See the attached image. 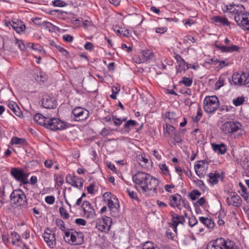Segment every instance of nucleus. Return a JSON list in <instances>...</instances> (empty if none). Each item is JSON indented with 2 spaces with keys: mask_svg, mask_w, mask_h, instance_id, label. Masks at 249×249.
<instances>
[{
  "mask_svg": "<svg viewBox=\"0 0 249 249\" xmlns=\"http://www.w3.org/2000/svg\"><path fill=\"white\" fill-rule=\"evenodd\" d=\"M107 201L108 207L110 209V211L113 212L118 211V208L119 207L118 203H117L116 204L114 203L113 200H112L111 199H107Z\"/></svg>",
  "mask_w": 249,
  "mask_h": 249,
  "instance_id": "nucleus-34",
  "label": "nucleus"
},
{
  "mask_svg": "<svg viewBox=\"0 0 249 249\" xmlns=\"http://www.w3.org/2000/svg\"><path fill=\"white\" fill-rule=\"evenodd\" d=\"M212 19L215 24L217 26L223 25L230 26V22L225 17L216 16L213 17Z\"/></svg>",
  "mask_w": 249,
  "mask_h": 249,
  "instance_id": "nucleus-22",
  "label": "nucleus"
},
{
  "mask_svg": "<svg viewBox=\"0 0 249 249\" xmlns=\"http://www.w3.org/2000/svg\"><path fill=\"white\" fill-rule=\"evenodd\" d=\"M170 116V111H167L164 114L162 115L163 118L164 119L165 123H167V122L169 123H170L171 119Z\"/></svg>",
  "mask_w": 249,
  "mask_h": 249,
  "instance_id": "nucleus-50",
  "label": "nucleus"
},
{
  "mask_svg": "<svg viewBox=\"0 0 249 249\" xmlns=\"http://www.w3.org/2000/svg\"><path fill=\"white\" fill-rule=\"evenodd\" d=\"M199 220L200 223L203 224L206 227L212 228L214 226L213 222L211 219H210L208 217L201 216L199 218Z\"/></svg>",
  "mask_w": 249,
  "mask_h": 249,
  "instance_id": "nucleus-28",
  "label": "nucleus"
},
{
  "mask_svg": "<svg viewBox=\"0 0 249 249\" xmlns=\"http://www.w3.org/2000/svg\"><path fill=\"white\" fill-rule=\"evenodd\" d=\"M50 123L48 124V129L52 130H62L67 127L66 123L59 118H52L50 119Z\"/></svg>",
  "mask_w": 249,
  "mask_h": 249,
  "instance_id": "nucleus-12",
  "label": "nucleus"
},
{
  "mask_svg": "<svg viewBox=\"0 0 249 249\" xmlns=\"http://www.w3.org/2000/svg\"><path fill=\"white\" fill-rule=\"evenodd\" d=\"M53 6L57 7H65L67 5V3L61 0H54L53 2Z\"/></svg>",
  "mask_w": 249,
  "mask_h": 249,
  "instance_id": "nucleus-44",
  "label": "nucleus"
},
{
  "mask_svg": "<svg viewBox=\"0 0 249 249\" xmlns=\"http://www.w3.org/2000/svg\"><path fill=\"white\" fill-rule=\"evenodd\" d=\"M201 195V193L197 190H194L189 194V196L192 200H195Z\"/></svg>",
  "mask_w": 249,
  "mask_h": 249,
  "instance_id": "nucleus-40",
  "label": "nucleus"
},
{
  "mask_svg": "<svg viewBox=\"0 0 249 249\" xmlns=\"http://www.w3.org/2000/svg\"><path fill=\"white\" fill-rule=\"evenodd\" d=\"M133 182L138 185L143 193L153 191L157 193L159 180L149 174L144 172H138L132 177Z\"/></svg>",
  "mask_w": 249,
  "mask_h": 249,
  "instance_id": "nucleus-1",
  "label": "nucleus"
},
{
  "mask_svg": "<svg viewBox=\"0 0 249 249\" xmlns=\"http://www.w3.org/2000/svg\"><path fill=\"white\" fill-rule=\"evenodd\" d=\"M171 125L168 122L165 123V126L163 125L164 135L165 137H169L170 136Z\"/></svg>",
  "mask_w": 249,
  "mask_h": 249,
  "instance_id": "nucleus-39",
  "label": "nucleus"
},
{
  "mask_svg": "<svg viewBox=\"0 0 249 249\" xmlns=\"http://www.w3.org/2000/svg\"><path fill=\"white\" fill-rule=\"evenodd\" d=\"M8 107L10 110L13 111L15 115L18 116H19V114H18L17 112L20 113V111L18 110L19 108H18L17 105L15 104V103H9L8 104Z\"/></svg>",
  "mask_w": 249,
  "mask_h": 249,
  "instance_id": "nucleus-37",
  "label": "nucleus"
},
{
  "mask_svg": "<svg viewBox=\"0 0 249 249\" xmlns=\"http://www.w3.org/2000/svg\"><path fill=\"white\" fill-rule=\"evenodd\" d=\"M84 48L87 50L91 51L93 48V45L92 43L88 42L85 44Z\"/></svg>",
  "mask_w": 249,
  "mask_h": 249,
  "instance_id": "nucleus-58",
  "label": "nucleus"
},
{
  "mask_svg": "<svg viewBox=\"0 0 249 249\" xmlns=\"http://www.w3.org/2000/svg\"><path fill=\"white\" fill-rule=\"evenodd\" d=\"M125 122L122 130H124V132L127 133H129L131 127H135L138 124L136 121L132 120H129Z\"/></svg>",
  "mask_w": 249,
  "mask_h": 249,
  "instance_id": "nucleus-27",
  "label": "nucleus"
},
{
  "mask_svg": "<svg viewBox=\"0 0 249 249\" xmlns=\"http://www.w3.org/2000/svg\"><path fill=\"white\" fill-rule=\"evenodd\" d=\"M137 160L139 162V164L144 167L148 166L150 162L148 159L143 157L142 155H138L137 156Z\"/></svg>",
  "mask_w": 249,
  "mask_h": 249,
  "instance_id": "nucleus-30",
  "label": "nucleus"
},
{
  "mask_svg": "<svg viewBox=\"0 0 249 249\" xmlns=\"http://www.w3.org/2000/svg\"><path fill=\"white\" fill-rule=\"evenodd\" d=\"M181 196L178 194L172 196V207H176L179 209L181 205Z\"/></svg>",
  "mask_w": 249,
  "mask_h": 249,
  "instance_id": "nucleus-29",
  "label": "nucleus"
},
{
  "mask_svg": "<svg viewBox=\"0 0 249 249\" xmlns=\"http://www.w3.org/2000/svg\"><path fill=\"white\" fill-rule=\"evenodd\" d=\"M205 199L204 197H201L196 202V204L198 206H202L205 203Z\"/></svg>",
  "mask_w": 249,
  "mask_h": 249,
  "instance_id": "nucleus-63",
  "label": "nucleus"
},
{
  "mask_svg": "<svg viewBox=\"0 0 249 249\" xmlns=\"http://www.w3.org/2000/svg\"><path fill=\"white\" fill-rule=\"evenodd\" d=\"M226 9L232 14L237 24L245 30L249 31V13L245 11L243 5L232 3L226 5Z\"/></svg>",
  "mask_w": 249,
  "mask_h": 249,
  "instance_id": "nucleus-2",
  "label": "nucleus"
},
{
  "mask_svg": "<svg viewBox=\"0 0 249 249\" xmlns=\"http://www.w3.org/2000/svg\"><path fill=\"white\" fill-rule=\"evenodd\" d=\"M66 181L72 186L81 188L83 186L84 180L74 175L69 174L66 176Z\"/></svg>",
  "mask_w": 249,
  "mask_h": 249,
  "instance_id": "nucleus-14",
  "label": "nucleus"
},
{
  "mask_svg": "<svg viewBox=\"0 0 249 249\" xmlns=\"http://www.w3.org/2000/svg\"><path fill=\"white\" fill-rule=\"evenodd\" d=\"M202 115V109L200 107H198L197 110V114L196 116L195 119V122H198L200 120V118H201Z\"/></svg>",
  "mask_w": 249,
  "mask_h": 249,
  "instance_id": "nucleus-47",
  "label": "nucleus"
},
{
  "mask_svg": "<svg viewBox=\"0 0 249 249\" xmlns=\"http://www.w3.org/2000/svg\"><path fill=\"white\" fill-rule=\"evenodd\" d=\"M11 144H26V140L24 138H19L17 137H13L11 142Z\"/></svg>",
  "mask_w": 249,
  "mask_h": 249,
  "instance_id": "nucleus-31",
  "label": "nucleus"
},
{
  "mask_svg": "<svg viewBox=\"0 0 249 249\" xmlns=\"http://www.w3.org/2000/svg\"><path fill=\"white\" fill-rule=\"evenodd\" d=\"M10 198L12 203L17 206L27 205L26 196L21 189L14 190L11 194Z\"/></svg>",
  "mask_w": 249,
  "mask_h": 249,
  "instance_id": "nucleus-4",
  "label": "nucleus"
},
{
  "mask_svg": "<svg viewBox=\"0 0 249 249\" xmlns=\"http://www.w3.org/2000/svg\"><path fill=\"white\" fill-rule=\"evenodd\" d=\"M208 168V164L203 161H199L195 165V170L197 175L200 178L205 176Z\"/></svg>",
  "mask_w": 249,
  "mask_h": 249,
  "instance_id": "nucleus-16",
  "label": "nucleus"
},
{
  "mask_svg": "<svg viewBox=\"0 0 249 249\" xmlns=\"http://www.w3.org/2000/svg\"><path fill=\"white\" fill-rule=\"evenodd\" d=\"M63 39L66 41L71 42L72 41L73 38L71 36L67 35L63 36Z\"/></svg>",
  "mask_w": 249,
  "mask_h": 249,
  "instance_id": "nucleus-60",
  "label": "nucleus"
},
{
  "mask_svg": "<svg viewBox=\"0 0 249 249\" xmlns=\"http://www.w3.org/2000/svg\"><path fill=\"white\" fill-rule=\"evenodd\" d=\"M240 123L237 122H226L221 126L220 129L225 134H230L237 131L241 127Z\"/></svg>",
  "mask_w": 249,
  "mask_h": 249,
  "instance_id": "nucleus-6",
  "label": "nucleus"
},
{
  "mask_svg": "<svg viewBox=\"0 0 249 249\" xmlns=\"http://www.w3.org/2000/svg\"><path fill=\"white\" fill-rule=\"evenodd\" d=\"M206 249H239L236 248L235 243L230 240H225L219 238L210 242Z\"/></svg>",
  "mask_w": 249,
  "mask_h": 249,
  "instance_id": "nucleus-3",
  "label": "nucleus"
},
{
  "mask_svg": "<svg viewBox=\"0 0 249 249\" xmlns=\"http://www.w3.org/2000/svg\"><path fill=\"white\" fill-rule=\"evenodd\" d=\"M13 28L18 34H20L23 32L26 28L25 25L20 20L17 19V20H12V24H11Z\"/></svg>",
  "mask_w": 249,
  "mask_h": 249,
  "instance_id": "nucleus-23",
  "label": "nucleus"
},
{
  "mask_svg": "<svg viewBox=\"0 0 249 249\" xmlns=\"http://www.w3.org/2000/svg\"><path fill=\"white\" fill-rule=\"evenodd\" d=\"M112 224L111 219L104 216L101 219H98L96 222V228L102 232H107Z\"/></svg>",
  "mask_w": 249,
  "mask_h": 249,
  "instance_id": "nucleus-8",
  "label": "nucleus"
},
{
  "mask_svg": "<svg viewBox=\"0 0 249 249\" xmlns=\"http://www.w3.org/2000/svg\"><path fill=\"white\" fill-rule=\"evenodd\" d=\"M43 238L47 245L50 248H54L56 245L55 234L48 228L45 230Z\"/></svg>",
  "mask_w": 249,
  "mask_h": 249,
  "instance_id": "nucleus-13",
  "label": "nucleus"
},
{
  "mask_svg": "<svg viewBox=\"0 0 249 249\" xmlns=\"http://www.w3.org/2000/svg\"><path fill=\"white\" fill-rule=\"evenodd\" d=\"M232 80L236 85H245L249 84V74L243 72L235 73L232 75Z\"/></svg>",
  "mask_w": 249,
  "mask_h": 249,
  "instance_id": "nucleus-11",
  "label": "nucleus"
},
{
  "mask_svg": "<svg viewBox=\"0 0 249 249\" xmlns=\"http://www.w3.org/2000/svg\"><path fill=\"white\" fill-rule=\"evenodd\" d=\"M209 180L210 183H211L213 184H216L218 183V179L219 178V175L218 174L210 173L209 175Z\"/></svg>",
  "mask_w": 249,
  "mask_h": 249,
  "instance_id": "nucleus-33",
  "label": "nucleus"
},
{
  "mask_svg": "<svg viewBox=\"0 0 249 249\" xmlns=\"http://www.w3.org/2000/svg\"><path fill=\"white\" fill-rule=\"evenodd\" d=\"M112 120L113 121L115 125L117 127H118L120 126L123 122H125L126 121V118H124L123 119H121L118 118L116 116L112 115Z\"/></svg>",
  "mask_w": 249,
  "mask_h": 249,
  "instance_id": "nucleus-36",
  "label": "nucleus"
},
{
  "mask_svg": "<svg viewBox=\"0 0 249 249\" xmlns=\"http://www.w3.org/2000/svg\"><path fill=\"white\" fill-rule=\"evenodd\" d=\"M215 61L219 62V67L220 68H222L225 66H227L229 65V63L227 59H225L224 60L221 61H219L217 60V59H216Z\"/></svg>",
  "mask_w": 249,
  "mask_h": 249,
  "instance_id": "nucleus-53",
  "label": "nucleus"
},
{
  "mask_svg": "<svg viewBox=\"0 0 249 249\" xmlns=\"http://www.w3.org/2000/svg\"><path fill=\"white\" fill-rule=\"evenodd\" d=\"M185 219L184 216L179 215L176 213L172 214V228L174 231L177 232V228L181 229L184 225Z\"/></svg>",
  "mask_w": 249,
  "mask_h": 249,
  "instance_id": "nucleus-17",
  "label": "nucleus"
},
{
  "mask_svg": "<svg viewBox=\"0 0 249 249\" xmlns=\"http://www.w3.org/2000/svg\"><path fill=\"white\" fill-rule=\"evenodd\" d=\"M188 223L191 227H193L198 224V221L195 216L192 215L189 218Z\"/></svg>",
  "mask_w": 249,
  "mask_h": 249,
  "instance_id": "nucleus-46",
  "label": "nucleus"
},
{
  "mask_svg": "<svg viewBox=\"0 0 249 249\" xmlns=\"http://www.w3.org/2000/svg\"><path fill=\"white\" fill-rule=\"evenodd\" d=\"M159 166L162 174L165 176H170V171L167 166L164 163H160Z\"/></svg>",
  "mask_w": 249,
  "mask_h": 249,
  "instance_id": "nucleus-35",
  "label": "nucleus"
},
{
  "mask_svg": "<svg viewBox=\"0 0 249 249\" xmlns=\"http://www.w3.org/2000/svg\"><path fill=\"white\" fill-rule=\"evenodd\" d=\"M45 200L48 204H52L54 202L55 198L53 196H46Z\"/></svg>",
  "mask_w": 249,
  "mask_h": 249,
  "instance_id": "nucleus-48",
  "label": "nucleus"
},
{
  "mask_svg": "<svg viewBox=\"0 0 249 249\" xmlns=\"http://www.w3.org/2000/svg\"><path fill=\"white\" fill-rule=\"evenodd\" d=\"M50 119L40 113H36L34 117V120L36 123L47 128H48V124L50 123Z\"/></svg>",
  "mask_w": 249,
  "mask_h": 249,
  "instance_id": "nucleus-21",
  "label": "nucleus"
},
{
  "mask_svg": "<svg viewBox=\"0 0 249 249\" xmlns=\"http://www.w3.org/2000/svg\"><path fill=\"white\" fill-rule=\"evenodd\" d=\"M84 216L87 218L93 217L95 216V211L88 201H84L81 206Z\"/></svg>",
  "mask_w": 249,
  "mask_h": 249,
  "instance_id": "nucleus-15",
  "label": "nucleus"
},
{
  "mask_svg": "<svg viewBox=\"0 0 249 249\" xmlns=\"http://www.w3.org/2000/svg\"><path fill=\"white\" fill-rule=\"evenodd\" d=\"M84 234L82 232L75 231L71 232V238L68 242L72 245H80L84 242Z\"/></svg>",
  "mask_w": 249,
  "mask_h": 249,
  "instance_id": "nucleus-10",
  "label": "nucleus"
},
{
  "mask_svg": "<svg viewBox=\"0 0 249 249\" xmlns=\"http://www.w3.org/2000/svg\"><path fill=\"white\" fill-rule=\"evenodd\" d=\"M72 113L74 116L75 120L77 121H82L86 120L89 116V111L81 107H76L74 108Z\"/></svg>",
  "mask_w": 249,
  "mask_h": 249,
  "instance_id": "nucleus-9",
  "label": "nucleus"
},
{
  "mask_svg": "<svg viewBox=\"0 0 249 249\" xmlns=\"http://www.w3.org/2000/svg\"><path fill=\"white\" fill-rule=\"evenodd\" d=\"M127 192L130 198L134 199H138V196H137V193L134 192L133 191H131L129 190H127Z\"/></svg>",
  "mask_w": 249,
  "mask_h": 249,
  "instance_id": "nucleus-52",
  "label": "nucleus"
},
{
  "mask_svg": "<svg viewBox=\"0 0 249 249\" xmlns=\"http://www.w3.org/2000/svg\"><path fill=\"white\" fill-rule=\"evenodd\" d=\"M56 103L53 98L47 95H45L41 100L42 106L47 109L56 108Z\"/></svg>",
  "mask_w": 249,
  "mask_h": 249,
  "instance_id": "nucleus-18",
  "label": "nucleus"
},
{
  "mask_svg": "<svg viewBox=\"0 0 249 249\" xmlns=\"http://www.w3.org/2000/svg\"><path fill=\"white\" fill-rule=\"evenodd\" d=\"M175 169L176 172L178 174V175L180 176L183 172V169L180 166L176 165H175Z\"/></svg>",
  "mask_w": 249,
  "mask_h": 249,
  "instance_id": "nucleus-61",
  "label": "nucleus"
},
{
  "mask_svg": "<svg viewBox=\"0 0 249 249\" xmlns=\"http://www.w3.org/2000/svg\"><path fill=\"white\" fill-rule=\"evenodd\" d=\"M244 102L245 98L244 97H238L233 100V103L236 107L241 105Z\"/></svg>",
  "mask_w": 249,
  "mask_h": 249,
  "instance_id": "nucleus-43",
  "label": "nucleus"
},
{
  "mask_svg": "<svg viewBox=\"0 0 249 249\" xmlns=\"http://www.w3.org/2000/svg\"><path fill=\"white\" fill-rule=\"evenodd\" d=\"M36 79L37 82L44 83L48 79V76L45 73L40 72L39 75H37Z\"/></svg>",
  "mask_w": 249,
  "mask_h": 249,
  "instance_id": "nucleus-38",
  "label": "nucleus"
},
{
  "mask_svg": "<svg viewBox=\"0 0 249 249\" xmlns=\"http://www.w3.org/2000/svg\"><path fill=\"white\" fill-rule=\"evenodd\" d=\"M32 21L35 24L38 25H42V22L41 21V18H35L32 19Z\"/></svg>",
  "mask_w": 249,
  "mask_h": 249,
  "instance_id": "nucleus-62",
  "label": "nucleus"
},
{
  "mask_svg": "<svg viewBox=\"0 0 249 249\" xmlns=\"http://www.w3.org/2000/svg\"><path fill=\"white\" fill-rule=\"evenodd\" d=\"M75 223L78 225L85 226L86 224V221L82 218H77L75 220Z\"/></svg>",
  "mask_w": 249,
  "mask_h": 249,
  "instance_id": "nucleus-54",
  "label": "nucleus"
},
{
  "mask_svg": "<svg viewBox=\"0 0 249 249\" xmlns=\"http://www.w3.org/2000/svg\"><path fill=\"white\" fill-rule=\"evenodd\" d=\"M109 129L104 127L100 133V135L103 136H107L109 134Z\"/></svg>",
  "mask_w": 249,
  "mask_h": 249,
  "instance_id": "nucleus-59",
  "label": "nucleus"
},
{
  "mask_svg": "<svg viewBox=\"0 0 249 249\" xmlns=\"http://www.w3.org/2000/svg\"><path fill=\"white\" fill-rule=\"evenodd\" d=\"M167 30L166 27H157L156 28V32L160 34H163Z\"/></svg>",
  "mask_w": 249,
  "mask_h": 249,
  "instance_id": "nucleus-55",
  "label": "nucleus"
},
{
  "mask_svg": "<svg viewBox=\"0 0 249 249\" xmlns=\"http://www.w3.org/2000/svg\"><path fill=\"white\" fill-rule=\"evenodd\" d=\"M174 57L177 63L176 66L177 73L185 71L186 70L190 68L188 64L186 65L184 60L179 55L176 54Z\"/></svg>",
  "mask_w": 249,
  "mask_h": 249,
  "instance_id": "nucleus-19",
  "label": "nucleus"
},
{
  "mask_svg": "<svg viewBox=\"0 0 249 249\" xmlns=\"http://www.w3.org/2000/svg\"><path fill=\"white\" fill-rule=\"evenodd\" d=\"M42 25L45 26V27L51 31V29L53 28V25L48 21L42 22Z\"/></svg>",
  "mask_w": 249,
  "mask_h": 249,
  "instance_id": "nucleus-56",
  "label": "nucleus"
},
{
  "mask_svg": "<svg viewBox=\"0 0 249 249\" xmlns=\"http://www.w3.org/2000/svg\"><path fill=\"white\" fill-rule=\"evenodd\" d=\"M180 83L183 84L187 87H190L192 84L193 79L186 77H183L182 78V80L180 82Z\"/></svg>",
  "mask_w": 249,
  "mask_h": 249,
  "instance_id": "nucleus-41",
  "label": "nucleus"
},
{
  "mask_svg": "<svg viewBox=\"0 0 249 249\" xmlns=\"http://www.w3.org/2000/svg\"><path fill=\"white\" fill-rule=\"evenodd\" d=\"M56 181L57 185L59 186H62L64 183L63 179L60 177H57L56 178Z\"/></svg>",
  "mask_w": 249,
  "mask_h": 249,
  "instance_id": "nucleus-64",
  "label": "nucleus"
},
{
  "mask_svg": "<svg viewBox=\"0 0 249 249\" xmlns=\"http://www.w3.org/2000/svg\"><path fill=\"white\" fill-rule=\"evenodd\" d=\"M153 57L154 54L151 51H143L141 53L140 60L142 62H146L152 59Z\"/></svg>",
  "mask_w": 249,
  "mask_h": 249,
  "instance_id": "nucleus-25",
  "label": "nucleus"
},
{
  "mask_svg": "<svg viewBox=\"0 0 249 249\" xmlns=\"http://www.w3.org/2000/svg\"><path fill=\"white\" fill-rule=\"evenodd\" d=\"M213 150L219 154H224L227 150L226 146L224 143L217 144L215 143H212Z\"/></svg>",
  "mask_w": 249,
  "mask_h": 249,
  "instance_id": "nucleus-26",
  "label": "nucleus"
},
{
  "mask_svg": "<svg viewBox=\"0 0 249 249\" xmlns=\"http://www.w3.org/2000/svg\"><path fill=\"white\" fill-rule=\"evenodd\" d=\"M120 90V86L117 85V86H113L111 89L112 93L118 94Z\"/></svg>",
  "mask_w": 249,
  "mask_h": 249,
  "instance_id": "nucleus-57",
  "label": "nucleus"
},
{
  "mask_svg": "<svg viewBox=\"0 0 249 249\" xmlns=\"http://www.w3.org/2000/svg\"><path fill=\"white\" fill-rule=\"evenodd\" d=\"M11 235L12 244L13 245H18L17 243L21 241L20 236L15 231L12 232Z\"/></svg>",
  "mask_w": 249,
  "mask_h": 249,
  "instance_id": "nucleus-32",
  "label": "nucleus"
},
{
  "mask_svg": "<svg viewBox=\"0 0 249 249\" xmlns=\"http://www.w3.org/2000/svg\"><path fill=\"white\" fill-rule=\"evenodd\" d=\"M59 212L60 215L64 218V219H68L70 217V215L66 211V210L63 207H61L59 208Z\"/></svg>",
  "mask_w": 249,
  "mask_h": 249,
  "instance_id": "nucleus-42",
  "label": "nucleus"
},
{
  "mask_svg": "<svg viewBox=\"0 0 249 249\" xmlns=\"http://www.w3.org/2000/svg\"><path fill=\"white\" fill-rule=\"evenodd\" d=\"M242 201L240 196L238 195H233L226 199V202L229 206L232 205L237 207L241 205Z\"/></svg>",
  "mask_w": 249,
  "mask_h": 249,
  "instance_id": "nucleus-20",
  "label": "nucleus"
},
{
  "mask_svg": "<svg viewBox=\"0 0 249 249\" xmlns=\"http://www.w3.org/2000/svg\"><path fill=\"white\" fill-rule=\"evenodd\" d=\"M203 108L207 113L214 112L219 107V100L215 96H207L203 101Z\"/></svg>",
  "mask_w": 249,
  "mask_h": 249,
  "instance_id": "nucleus-5",
  "label": "nucleus"
},
{
  "mask_svg": "<svg viewBox=\"0 0 249 249\" xmlns=\"http://www.w3.org/2000/svg\"><path fill=\"white\" fill-rule=\"evenodd\" d=\"M215 47L220 50L222 52L228 53L237 51L239 47L236 45H232L231 46H225L215 44Z\"/></svg>",
  "mask_w": 249,
  "mask_h": 249,
  "instance_id": "nucleus-24",
  "label": "nucleus"
},
{
  "mask_svg": "<svg viewBox=\"0 0 249 249\" xmlns=\"http://www.w3.org/2000/svg\"><path fill=\"white\" fill-rule=\"evenodd\" d=\"M55 223L56 225L62 231H65L66 227L64 221L61 219L57 218L56 219Z\"/></svg>",
  "mask_w": 249,
  "mask_h": 249,
  "instance_id": "nucleus-45",
  "label": "nucleus"
},
{
  "mask_svg": "<svg viewBox=\"0 0 249 249\" xmlns=\"http://www.w3.org/2000/svg\"><path fill=\"white\" fill-rule=\"evenodd\" d=\"M152 243L150 242H147L144 243L143 246V249H155Z\"/></svg>",
  "mask_w": 249,
  "mask_h": 249,
  "instance_id": "nucleus-49",
  "label": "nucleus"
},
{
  "mask_svg": "<svg viewBox=\"0 0 249 249\" xmlns=\"http://www.w3.org/2000/svg\"><path fill=\"white\" fill-rule=\"evenodd\" d=\"M241 165L243 168L245 170H248L249 169V160L246 158L241 163Z\"/></svg>",
  "mask_w": 249,
  "mask_h": 249,
  "instance_id": "nucleus-51",
  "label": "nucleus"
},
{
  "mask_svg": "<svg viewBox=\"0 0 249 249\" xmlns=\"http://www.w3.org/2000/svg\"><path fill=\"white\" fill-rule=\"evenodd\" d=\"M11 175L18 181L24 184L28 183V177L29 173H26L23 172L21 169L14 167L11 169Z\"/></svg>",
  "mask_w": 249,
  "mask_h": 249,
  "instance_id": "nucleus-7",
  "label": "nucleus"
}]
</instances>
